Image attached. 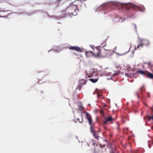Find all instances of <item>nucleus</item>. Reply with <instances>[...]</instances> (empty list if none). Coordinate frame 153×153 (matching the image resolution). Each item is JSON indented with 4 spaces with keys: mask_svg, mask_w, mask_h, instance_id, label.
I'll return each mask as SVG.
<instances>
[{
    "mask_svg": "<svg viewBox=\"0 0 153 153\" xmlns=\"http://www.w3.org/2000/svg\"><path fill=\"white\" fill-rule=\"evenodd\" d=\"M2 10L0 9V12H2Z\"/></svg>",
    "mask_w": 153,
    "mask_h": 153,
    "instance_id": "c756f323",
    "label": "nucleus"
},
{
    "mask_svg": "<svg viewBox=\"0 0 153 153\" xmlns=\"http://www.w3.org/2000/svg\"><path fill=\"white\" fill-rule=\"evenodd\" d=\"M100 96V95H99V94H98V97H99V96Z\"/></svg>",
    "mask_w": 153,
    "mask_h": 153,
    "instance_id": "c85d7f7f",
    "label": "nucleus"
},
{
    "mask_svg": "<svg viewBox=\"0 0 153 153\" xmlns=\"http://www.w3.org/2000/svg\"><path fill=\"white\" fill-rule=\"evenodd\" d=\"M98 79H89V80L92 82L95 83L97 81Z\"/></svg>",
    "mask_w": 153,
    "mask_h": 153,
    "instance_id": "f3484780",
    "label": "nucleus"
},
{
    "mask_svg": "<svg viewBox=\"0 0 153 153\" xmlns=\"http://www.w3.org/2000/svg\"><path fill=\"white\" fill-rule=\"evenodd\" d=\"M110 52H113V51L112 50H110Z\"/></svg>",
    "mask_w": 153,
    "mask_h": 153,
    "instance_id": "cd10ccee",
    "label": "nucleus"
},
{
    "mask_svg": "<svg viewBox=\"0 0 153 153\" xmlns=\"http://www.w3.org/2000/svg\"><path fill=\"white\" fill-rule=\"evenodd\" d=\"M134 26L135 29H136V26L135 24H134Z\"/></svg>",
    "mask_w": 153,
    "mask_h": 153,
    "instance_id": "b1692460",
    "label": "nucleus"
},
{
    "mask_svg": "<svg viewBox=\"0 0 153 153\" xmlns=\"http://www.w3.org/2000/svg\"><path fill=\"white\" fill-rule=\"evenodd\" d=\"M82 119L80 120L79 118H77V121H78L80 123H82L83 121V118H82Z\"/></svg>",
    "mask_w": 153,
    "mask_h": 153,
    "instance_id": "6ab92c4d",
    "label": "nucleus"
},
{
    "mask_svg": "<svg viewBox=\"0 0 153 153\" xmlns=\"http://www.w3.org/2000/svg\"><path fill=\"white\" fill-rule=\"evenodd\" d=\"M148 119L149 120H150L151 119H152L153 121V115L151 117L149 116L148 117Z\"/></svg>",
    "mask_w": 153,
    "mask_h": 153,
    "instance_id": "aec40b11",
    "label": "nucleus"
},
{
    "mask_svg": "<svg viewBox=\"0 0 153 153\" xmlns=\"http://www.w3.org/2000/svg\"><path fill=\"white\" fill-rule=\"evenodd\" d=\"M66 10L68 11H70V12H68V13H66L65 15V16H67L69 15L71 16V14L72 15L76 16L78 14L77 13L79 11V10L77 8V5L74 4L71 5L68 7Z\"/></svg>",
    "mask_w": 153,
    "mask_h": 153,
    "instance_id": "7ed1b4c3",
    "label": "nucleus"
},
{
    "mask_svg": "<svg viewBox=\"0 0 153 153\" xmlns=\"http://www.w3.org/2000/svg\"><path fill=\"white\" fill-rule=\"evenodd\" d=\"M141 42L144 46L149 45L150 44L149 41L146 39H142L141 41Z\"/></svg>",
    "mask_w": 153,
    "mask_h": 153,
    "instance_id": "0eeeda50",
    "label": "nucleus"
},
{
    "mask_svg": "<svg viewBox=\"0 0 153 153\" xmlns=\"http://www.w3.org/2000/svg\"><path fill=\"white\" fill-rule=\"evenodd\" d=\"M103 112H104V111H103V110H101V111H100V114H103Z\"/></svg>",
    "mask_w": 153,
    "mask_h": 153,
    "instance_id": "4be33fe9",
    "label": "nucleus"
},
{
    "mask_svg": "<svg viewBox=\"0 0 153 153\" xmlns=\"http://www.w3.org/2000/svg\"><path fill=\"white\" fill-rule=\"evenodd\" d=\"M41 92L42 93H43V91H42Z\"/></svg>",
    "mask_w": 153,
    "mask_h": 153,
    "instance_id": "7c9ffc66",
    "label": "nucleus"
},
{
    "mask_svg": "<svg viewBox=\"0 0 153 153\" xmlns=\"http://www.w3.org/2000/svg\"><path fill=\"white\" fill-rule=\"evenodd\" d=\"M69 49L72 50H75L77 51L81 52H82V49L78 46H70Z\"/></svg>",
    "mask_w": 153,
    "mask_h": 153,
    "instance_id": "39448f33",
    "label": "nucleus"
},
{
    "mask_svg": "<svg viewBox=\"0 0 153 153\" xmlns=\"http://www.w3.org/2000/svg\"><path fill=\"white\" fill-rule=\"evenodd\" d=\"M117 54L119 55L122 56V55H124L125 54V53H123V54H119V53H117Z\"/></svg>",
    "mask_w": 153,
    "mask_h": 153,
    "instance_id": "5701e85b",
    "label": "nucleus"
},
{
    "mask_svg": "<svg viewBox=\"0 0 153 153\" xmlns=\"http://www.w3.org/2000/svg\"><path fill=\"white\" fill-rule=\"evenodd\" d=\"M131 70L133 71L132 74L133 75V77H134L135 75L139 73V70L137 69H132Z\"/></svg>",
    "mask_w": 153,
    "mask_h": 153,
    "instance_id": "9b49d317",
    "label": "nucleus"
},
{
    "mask_svg": "<svg viewBox=\"0 0 153 153\" xmlns=\"http://www.w3.org/2000/svg\"><path fill=\"white\" fill-rule=\"evenodd\" d=\"M114 120V119L111 116H109L108 117L105 118L102 121L104 124H105L108 122L113 121Z\"/></svg>",
    "mask_w": 153,
    "mask_h": 153,
    "instance_id": "423d86ee",
    "label": "nucleus"
},
{
    "mask_svg": "<svg viewBox=\"0 0 153 153\" xmlns=\"http://www.w3.org/2000/svg\"><path fill=\"white\" fill-rule=\"evenodd\" d=\"M105 145H103L102 146H101V147L102 148V147H105Z\"/></svg>",
    "mask_w": 153,
    "mask_h": 153,
    "instance_id": "a878e982",
    "label": "nucleus"
},
{
    "mask_svg": "<svg viewBox=\"0 0 153 153\" xmlns=\"http://www.w3.org/2000/svg\"><path fill=\"white\" fill-rule=\"evenodd\" d=\"M85 115L86 117V119L88 120L89 124L90 125L93 124L92 122V120L91 115L89 113L86 112L85 113Z\"/></svg>",
    "mask_w": 153,
    "mask_h": 153,
    "instance_id": "20e7f679",
    "label": "nucleus"
},
{
    "mask_svg": "<svg viewBox=\"0 0 153 153\" xmlns=\"http://www.w3.org/2000/svg\"><path fill=\"white\" fill-rule=\"evenodd\" d=\"M92 46L91 45V47L93 49L94 52H93L92 51L85 52L86 55H87L88 53H91L94 57L97 58H103L106 56V53L105 51L102 49L100 46H97L94 49L92 47Z\"/></svg>",
    "mask_w": 153,
    "mask_h": 153,
    "instance_id": "f03ea898",
    "label": "nucleus"
},
{
    "mask_svg": "<svg viewBox=\"0 0 153 153\" xmlns=\"http://www.w3.org/2000/svg\"><path fill=\"white\" fill-rule=\"evenodd\" d=\"M91 143H92V145L94 146H97V144L95 143V141L94 140H92L91 141Z\"/></svg>",
    "mask_w": 153,
    "mask_h": 153,
    "instance_id": "4468645a",
    "label": "nucleus"
},
{
    "mask_svg": "<svg viewBox=\"0 0 153 153\" xmlns=\"http://www.w3.org/2000/svg\"><path fill=\"white\" fill-rule=\"evenodd\" d=\"M113 5L116 7V9H126L128 10H129L131 9L134 10L137 9L141 11H144L145 9L144 7H140L134 4L130 3H123L122 4L116 3L114 4Z\"/></svg>",
    "mask_w": 153,
    "mask_h": 153,
    "instance_id": "f257e3e1",
    "label": "nucleus"
},
{
    "mask_svg": "<svg viewBox=\"0 0 153 153\" xmlns=\"http://www.w3.org/2000/svg\"><path fill=\"white\" fill-rule=\"evenodd\" d=\"M90 125V131L92 134L94 133V132H96V131L94 129V124H92Z\"/></svg>",
    "mask_w": 153,
    "mask_h": 153,
    "instance_id": "9d476101",
    "label": "nucleus"
},
{
    "mask_svg": "<svg viewBox=\"0 0 153 153\" xmlns=\"http://www.w3.org/2000/svg\"><path fill=\"white\" fill-rule=\"evenodd\" d=\"M93 135V136L94 137V138L97 140H99V136L98 135V132L97 131H96L95 132H94V133L92 134Z\"/></svg>",
    "mask_w": 153,
    "mask_h": 153,
    "instance_id": "f8f14e48",
    "label": "nucleus"
},
{
    "mask_svg": "<svg viewBox=\"0 0 153 153\" xmlns=\"http://www.w3.org/2000/svg\"><path fill=\"white\" fill-rule=\"evenodd\" d=\"M145 75L146 76L149 78L153 79V74L149 71H146Z\"/></svg>",
    "mask_w": 153,
    "mask_h": 153,
    "instance_id": "6e6552de",
    "label": "nucleus"
},
{
    "mask_svg": "<svg viewBox=\"0 0 153 153\" xmlns=\"http://www.w3.org/2000/svg\"><path fill=\"white\" fill-rule=\"evenodd\" d=\"M108 4H102L101 6V7H102L103 8V9H105L107 7H108Z\"/></svg>",
    "mask_w": 153,
    "mask_h": 153,
    "instance_id": "dca6fc26",
    "label": "nucleus"
},
{
    "mask_svg": "<svg viewBox=\"0 0 153 153\" xmlns=\"http://www.w3.org/2000/svg\"><path fill=\"white\" fill-rule=\"evenodd\" d=\"M148 97H149V94H148Z\"/></svg>",
    "mask_w": 153,
    "mask_h": 153,
    "instance_id": "2f4dec72",
    "label": "nucleus"
},
{
    "mask_svg": "<svg viewBox=\"0 0 153 153\" xmlns=\"http://www.w3.org/2000/svg\"><path fill=\"white\" fill-rule=\"evenodd\" d=\"M143 46L141 42L139 43L137 45V47H135V49H141L143 47Z\"/></svg>",
    "mask_w": 153,
    "mask_h": 153,
    "instance_id": "1a4fd4ad",
    "label": "nucleus"
},
{
    "mask_svg": "<svg viewBox=\"0 0 153 153\" xmlns=\"http://www.w3.org/2000/svg\"><path fill=\"white\" fill-rule=\"evenodd\" d=\"M88 77H91L92 76H91V75H88Z\"/></svg>",
    "mask_w": 153,
    "mask_h": 153,
    "instance_id": "bb28decb",
    "label": "nucleus"
},
{
    "mask_svg": "<svg viewBox=\"0 0 153 153\" xmlns=\"http://www.w3.org/2000/svg\"><path fill=\"white\" fill-rule=\"evenodd\" d=\"M136 95L137 96V97H139V95L137 94V93H136Z\"/></svg>",
    "mask_w": 153,
    "mask_h": 153,
    "instance_id": "393cba45",
    "label": "nucleus"
},
{
    "mask_svg": "<svg viewBox=\"0 0 153 153\" xmlns=\"http://www.w3.org/2000/svg\"><path fill=\"white\" fill-rule=\"evenodd\" d=\"M125 75H126V76H127L128 77H133V75H132V74H131V73H129V74L125 73Z\"/></svg>",
    "mask_w": 153,
    "mask_h": 153,
    "instance_id": "a211bd4d",
    "label": "nucleus"
},
{
    "mask_svg": "<svg viewBox=\"0 0 153 153\" xmlns=\"http://www.w3.org/2000/svg\"><path fill=\"white\" fill-rule=\"evenodd\" d=\"M146 71H143L142 70H139V73L141 75H145Z\"/></svg>",
    "mask_w": 153,
    "mask_h": 153,
    "instance_id": "2eb2a0df",
    "label": "nucleus"
},
{
    "mask_svg": "<svg viewBox=\"0 0 153 153\" xmlns=\"http://www.w3.org/2000/svg\"><path fill=\"white\" fill-rule=\"evenodd\" d=\"M114 153V152H112V153Z\"/></svg>",
    "mask_w": 153,
    "mask_h": 153,
    "instance_id": "72a5a7b5",
    "label": "nucleus"
},
{
    "mask_svg": "<svg viewBox=\"0 0 153 153\" xmlns=\"http://www.w3.org/2000/svg\"><path fill=\"white\" fill-rule=\"evenodd\" d=\"M117 130H119V126H120V125L119 124H118V123H117Z\"/></svg>",
    "mask_w": 153,
    "mask_h": 153,
    "instance_id": "412c9836",
    "label": "nucleus"
},
{
    "mask_svg": "<svg viewBox=\"0 0 153 153\" xmlns=\"http://www.w3.org/2000/svg\"><path fill=\"white\" fill-rule=\"evenodd\" d=\"M145 91V86L144 85L143 86L140 88L139 92L141 94H142L143 91Z\"/></svg>",
    "mask_w": 153,
    "mask_h": 153,
    "instance_id": "ddd939ff",
    "label": "nucleus"
},
{
    "mask_svg": "<svg viewBox=\"0 0 153 153\" xmlns=\"http://www.w3.org/2000/svg\"><path fill=\"white\" fill-rule=\"evenodd\" d=\"M127 130H128V128H127V129H126Z\"/></svg>",
    "mask_w": 153,
    "mask_h": 153,
    "instance_id": "473e14b6",
    "label": "nucleus"
}]
</instances>
